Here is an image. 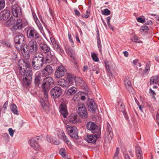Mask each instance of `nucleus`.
Wrapping results in <instances>:
<instances>
[{"label": "nucleus", "mask_w": 159, "mask_h": 159, "mask_svg": "<svg viewBox=\"0 0 159 159\" xmlns=\"http://www.w3.org/2000/svg\"><path fill=\"white\" fill-rule=\"evenodd\" d=\"M58 62L57 59L54 56V53L52 51L47 54L44 58L41 53H36L33 57L32 66L36 70H39L43 66V63H51L53 66H56Z\"/></svg>", "instance_id": "1"}, {"label": "nucleus", "mask_w": 159, "mask_h": 159, "mask_svg": "<svg viewBox=\"0 0 159 159\" xmlns=\"http://www.w3.org/2000/svg\"><path fill=\"white\" fill-rule=\"evenodd\" d=\"M20 72L22 76L25 75L26 77L23 78L22 84L23 85H29L32 79V71L31 70L29 69L26 72L25 70L22 69L21 66L19 67Z\"/></svg>", "instance_id": "2"}, {"label": "nucleus", "mask_w": 159, "mask_h": 159, "mask_svg": "<svg viewBox=\"0 0 159 159\" xmlns=\"http://www.w3.org/2000/svg\"><path fill=\"white\" fill-rule=\"evenodd\" d=\"M16 49L21 53L25 59H28L30 58L29 51L28 45L26 44L22 45H16Z\"/></svg>", "instance_id": "3"}, {"label": "nucleus", "mask_w": 159, "mask_h": 159, "mask_svg": "<svg viewBox=\"0 0 159 159\" xmlns=\"http://www.w3.org/2000/svg\"><path fill=\"white\" fill-rule=\"evenodd\" d=\"M66 130L70 136L75 139L79 138L78 134L77 129L75 126H70L68 125L66 126Z\"/></svg>", "instance_id": "4"}, {"label": "nucleus", "mask_w": 159, "mask_h": 159, "mask_svg": "<svg viewBox=\"0 0 159 159\" xmlns=\"http://www.w3.org/2000/svg\"><path fill=\"white\" fill-rule=\"evenodd\" d=\"M37 43L39 44V49L42 52L46 53L50 51V47L45 43L42 38V40L39 39L37 41Z\"/></svg>", "instance_id": "5"}, {"label": "nucleus", "mask_w": 159, "mask_h": 159, "mask_svg": "<svg viewBox=\"0 0 159 159\" xmlns=\"http://www.w3.org/2000/svg\"><path fill=\"white\" fill-rule=\"evenodd\" d=\"M66 68L62 66L57 67L54 74L56 78L59 79L65 75L66 74Z\"/></svg>", "instance_id": "6"}, {"label": "nucleus", "mask_w": 159, "mask_h": 159, "mask_svg": "<svg viewBox=\"0 0 159 159\" xmlns=\"http://www.w3.org/2000/svg\"><path fill=\"white\" fill-rule=\"evenodd\" d=\"M27 34L30 38H33L34 36V39L35 40H42V38L40 36L39 34L33 28H29L28 29Z\"/></svg>", "instance_id": "7"}, {"label": "nucleus", "mask_w": 159, "mask_h": 159, "mask_svg": "<svg viewBox=\"0 0 159 159\" xmlns=\"http://www.w3.org/2000/svg\"><path fill=\"white\" fill-rule=\"evenodd\" d=\"M36 41L37 40H32L29 42L27 45L29 50L31 53H34L38 51V47Z\"/></svg>", "instance_id": "8"}, {"label": "nucleus", "mask_w": 159, "mask_h": 159, "mask_svg": "<svg viewBox=\"0 0 159 159\" xmlns=\"http://www.w3.org/2000/svg\"><path fill=\"white\" fill-rule=\"evenodd\" d=\"M62 91L59 87L55 86L51 91V95L54 98H58L61 94Z\"/></svg>", "instance_id": "9"}, {"label": "nucleus", "mask_w": 159, "mask_h": 159, "mask_svg": "<svg viewBox=\"0 0 159 159\" xmlns=\"http://www.w3.org/2000/svg\"><path fill=\"white\" fill-rule=\"evenodd\" d=\"M78 112L80 116L83 118L87 117V111L83 103H79L78 105Z\"/></svg>", "instance_id": "10"}, {"label": "nucleus", "mask_w": 159, "mask_h": 159, "mask_svg": "<svg viewBox=\"0 0 159 159\" xmlns=\"http://www.w3.org/2000/svg\"><path fill=\"white\" fill-rule=\"evenodd\" d=\"M12 12L13 16L15 17H20L22 15V11L20 7L17 4L13 6Z\"/></svg>", "instance_id": "11"}, {"label": "nucleus", "mask_w": 159, "mask_h": 159, "mask_svg": "<svg viewBox=\"0 0 159 159\" xmlns=\"http://www.w3.org/2000/svg\"><path fill=\"white\" fill-rule=\"evenodd\" d=\"M14 41L15 42V46L16 45H22L25 43V38L22 34L16 36L15 38Z\"/></svg>", "instance_id": "12"}, {"label": "nucleus", "mask_w": 159, "mask_h": 159, "mask_svg": "<svg viewBox=\"0 0 159 159\" xmlns=\"http://www.w3.org/2000/svg\"><path fill=\"white\" fill-rule=\"evenodd\" d=\"M11 15L10 11L6 9L2 11L0 13V20L2 21L7 20Z\"/></svg>", "instance_id": "13"}, {"label": "nucleus", "mask_w": 159, "mask_h": 159, "mask_svg": "<svg viewBox=\"0 0 159 159\" xmlns=\"http://www.w3.org/2000/svg\"><path fill=\"white\" fill-rule=\"evenodd\" d=\"M87 129L94 133L98 131V126L95 123L89 121L86 124Z\"/></svg>", "instance_id": "14"}, {"label": "nucleus", "mask_w": 159, "mask_h": 159, "mask_svg": "<svg viewBox=\"0 0 159 159\" xmlns=\"http://www.w3.org/2000/svg\"><path fill=\"white\" fill-rule=\"evenodd\" d=\"M22 20L19 18L16 20V23L14 25L12 26L11 29L12 30H21L24 27Z\"/></svg>", "instance_id": "15"}, {"label": "nucleus", "mask_w": 159, "mask_h": 159, "mask_svg": "<svg viewBox=\"0 0 159 159\" xmlns=\"http://www.w3.org/2000/svg\"><path fill=\"white\" fill-rule=\"evenodd\" d=\"M75 82L76 84L79 85L81 88L82 89H84L86 91L88 89V87L86 84L83 80L80 77L75 78Z\"/></svg>", "instance_id": "16"}, {"label": "nucleus", "mask_w": 159, "mask_h": 159, "mask_svg": "<svg viewBox=\"0 0 159 159\" xmlns=\"http://www.w3.org/2000/svg\"><path fill=\"white\" fill-rule=\"evenodd\" d=\"M88 109L89 111L91 112L95 111L97 108V106L94 100L91 99L88 100L87 102Z\"/></svg>", "instance_id": "17"}, {"label": "nucleus", "mask_w": 159, "mask_h": 159, "mask_svg": "<svg viewBox=\"0 0 159 159\" xmlns=\"http://www.w3.org/2000/svg\"><path fill=\"white\" fill-rule=\"evenodd\" d=\"M52 72L53 69L52 67L49 65L46 66L41 71L43 75L45 76L50 75Z\"/></svg>", "instance_id": "18"}, {"label": "nucleus", "mask_w": 159, "mask_h": 159, "mask_svg": "<svg viewBox=\"0 0 159 159\" xmlns=\"http://www.w3.org/2000/svg\"><path fill=\"white\" fill-rule=\"evenodd\" d=\"M124 81L126 89L129 92H132L133 89L132 86L131 79L128 77H126Z\"/></svg>", "instance_id": "19"}, {"label": "nucleus", "mask_w": 159, "mask_h": 159, "mask_svg": "<svg viewBox=\"0 0 159 159\" xmlns=\"http://www.w3.org/2000/svg\"><path fill=\"white\" fill-rule=\"evenodd\" d=\"M29 143L31 146L34 149L38 150L40 149V147L37 142L34 139L32 138L30 139Z\"/></svg>", "instance_id": "20"}, {"label": "nucleus", "mask_w": 159, "mask_h": 159, "mask_svg": "<svg viewBox=\"0 0 159 159\" xmlns=\"http://www.w3.org/2000/svg\"><path fill=\"white\" fill-rule=\"evenodd\" d=\"M60 108L61 114L64 118L66 117L68 115V111L66 104L64 103H62L61 105Z\"/></svg>", "instance_id": "21"}, {"label": "nucleus", "mask_w": 159, "mask_h": 159, "mask_svg": "<svg viewBox=\"0 0 159 159\" xmlns=\"http://www.w3.org/2000/svg\"><path fill=\"white\" fill-rule=\"evenodd\" d=\"M44 76L43 75L41 72V73H37L35 75L34 79L35 84L39 86L41 81L44 79V78H43Z\"/></svg>", "instance_id": "22"}, {"label": "nucleus", "mask_w": 159, "mask_h": 159, "mask_svg": "<svg viewBox=\"0 0 159 159\" xmlns=\"http://www.w3.org/2000/svg\"><path fill=\"white\" fill-rule=\"evenodd\" d=\"M57 84L62 88L67 89L70 86L67 80L63 79H60L57 82Z\"/></svg>", "instance_id": "23"}, {"label": "nucleus", "mask_w": 159, "mask_h": 159, "mask_svg": "<svg viewBox=\"0 0 159 159\" xmlns=\"http://www.w3.org/2000/svg\"><path fill=\"white\" fill-rule=\"evenodd\" d=\"M97 139V135L96 134H89L87 135L85 138V140L90 143H93L95 142Z\"/></svg>", "instance_id": "24"}, {"label": "nucleus", "mask_w": 159, "mask_h": 159, "mask_svg": "<svg viewBox=\"0 0 159 159\" xmlns=\"http://www.w3.org/2000/svg\"><path fill=\"white\" fill-rule=\"evenodd\" d=\"M58 135L61 139L64 142H66L68 145H71V143L68 140L67 138L65 136L63 131H60L58 134Z\"/></svg>", "instance_id": "25"}, {"label": "nucleus", "mask_w": 159, "mask_h": 159, "mask_svg": "<svg viewBox=\"0 0 159 159\" xmlns=\"http://www.w3.org/2000/svg\"><path fill=\"white\" fill-rule=\"evenodd\" d=\"M135 151L137 159H143V153L140 146L137 145L135 147Z\"/></svg>", "instance_id": "26"}, {"label": "nucleus", "mask_w": 159, "mask_h": 159, "mask_svg": "<svg viewBox=\"0 0 159 159\" xmlns=\"http://www.w3.org/2000/svg\"><path fill=\"white\" fill-rule=\"evenodd\" d=\"M15 23L16 20L15 18L11 16L8 20L5 22V25L7 26H9L12 25H14Z\"/></svg>", "instance_id": "27"}, {"label": "nucleus", "mask_w": 159, "mask_h": 159, "mask_svg": "<svg viewBox=\"0 0 159 159\" xmlns=\"http://www.w3.org/2000/svg\"><path fill=\"white\" fill-rule=\"evenodd\" d=\"M159 84V76L155 75L152 76L150 79V84Z\"/></svg>", "instance_id": "28"}, {"label": "nucleus", "mask_w": 159, "mask_h": 159, "mask_svg": "<svg viewBox=\"0 0 159 159\" xmlns=\"http://www.w3.org/2000/svg\"><path fill=\"white\" fill-rule=\"evenodd\" d=\"M66 52L69 56L73 57V60H75V58L74 57L75 52L71 48L69 47L66 48Z\"/></svg>", "instance_id": "29"}, {"label": "nucleus", "mask_w": 159, "mask_h": 159, "mask_svg": "<svg viewBox=\"0 0 159 159\" xmlns=\"http://www.w3.org/2000/svg\"><path fill=\"white\" fill-rule=\"evenodd\" d=\"M77 116L76 115H70L68 118L69 121L73 123H76L77 122Z\"/></svg>", "instance_id": "30"}, {"label": "nucleus", "mask_w": 159, "mask_h": 159, "mask_svg": "<svg viewBox=\"0 0 159 159\" xmlns=\"http://www.w3.org/2000/svg\"><path fill=\"white\" fill-rule=\"evenodd\" d=\"M76 92V88L74 87L69 89L66 92V93L69 95H73Z\"/></svg>", "instance_id": "31"}, {"label": "nucleus", "mask_w": 159, "mask_h": 159, "mask_svg": "<svg viewBox=\"0 0 159 159\" xmlns=\"http://www.w3.org/2000/svg\"><path fill=\"white\" fill-rule=\"evenodd\" d=\"M10 108L11 111L15 114H18V111L17 110V107L16 105L12 104L11 105Z\"/></svg>", "instance_id": "32"}, {"label": "nucleus", "mask_w": 159, "mask_h": 159, "mask_svg": "<svg viewBox=\"0 0 159 159\" xmlns=\"http://www.w3.org/2000/svg\"><path fill=\"white\" fill-rule=\"evenodd\" d=\"M67 79L69 86L73 84L74 81H75V80L71 75H68L67 77Z\"/></svg>", "instance_id": "33"}, {"label": "nucleus", "mask_w": 159, "mask_h": 159, "mask_svg": "<svg viewBox=\"0 0 159 159\" xmlns=\"http://www.w3.org/2000/svg\"><path fill=\"white\" fill-rule=\"evenodd\" d=\"M53 47L54 49L58 52L62 53L64 51L61 48L57 43L53 45Z\"/></svg>", "instance_id": "34"}, {"label": "nucleus", "mask_w": 159, "mask_h": 159, "mask_svg": "<svg viewBox=\"0 0 159 159\" xmlns=\"http://www.w3.org/2000/svg\"><path fill=\"white\" fill-rule=\"evenodd\" d=\"M44 80L43 81L49 84L50 86L53 83V80L51 77H48Z\"/></svg>", "instance_id": "35"}, {"label": "nucleus", "mask_w": 159, "mask_h": 159, "mask_svg": "<svg viewBox=\"0 0 159 159\" xmlns=\"http://www.w3.org/2000/svg\"><path fill=\"white\" fill-rule=\"evenodd\" d=\"M50 85L49 84H47L46 83L43 82V83L42 85V87L43 90H49L50 88Z\"/></svg>", "instance_id": "36"}, {"label": "nucleus", "mask_w": 159, "mask_h": 159, "mask_svg": "<svg viewBox=\"0 0 159 159\" xmlns=\"http://www.w3.org/2000/svg\"><path fill=\"white\" fill-rule=\"evenodd\" d=\"M148 30V27L146 25H143L141 26L140 30V31L141 33L143 32L147 33Z\"/></svg>", "instance_id": "37"}, {"label": "nucleus", "mask_w": 159, "mask_h": 159, "mask_svg": "<svg viewBox=\"0 0 159 159\" xmlns=\"http://www.w3.org/2000/svg\"><path fill=\"white\" fill-rule=\"evenodd\" d=\"M91 54V57L94 61L98 62L99 61V59L98 57L97 54L94 52H92Z\"/></svg>", "instance_id": "38"}, {"label": "nucleus", "mask_w": 159, "mask_h": 159, "mask_svg": "<svg viewBox=\"0 0 159 159\" xmlns=\"http://www.w3.org/2000/svg\"><path fill=\"white\" fill-rule=\"evenodd\" d=\"M119 110L120 111L122 112L125 111V107L122 102H118Z\"/></svg>", "instance_id": "39"}, {"label": "nucleus", "mask_w": 159, "mask_h": 159, "mask_svg": "<svg viewBox=\"0 0 159 159\" xmlns=\"http://www.w3.org/2000/svg\"><path fill=\"white\" fill-rule=\"evenodd\" d=\"M133 63L134 66L135 67H137L138 66L140 67L141 66V64L139 62V60L138 59H136L133 61Z\"/></svg>", "instance_id": "40"}, {"label": "nucleus", "mask_w": 159, "mask_h": 159, "mask_svg": "<svg viewBox=\"0 0 159 159\" xmlns=\"http://www.w3.org/2000/svg\"><path fill=\"white\" fill-rule=\"evenodd\" d=\"M40 102L42 107L44 110H46L48 109V105L46 104L44 100L43 99L41 100Z\"/></svg>", "instance_id": "41"}, {"label": "nucleus", "mask_w": 159, "mask_h": 159, "mask_svg": "<svg viewBox=\"0 0 159 159\" xmlns=\"http://www.w3.org/2000/svg\"><path fill=\"white\" fill-rule=\"evenodd\" d=\"M119 147H117L113 157V159H120V158L118 157V156L119 153Z\"/></svg>", "instance_id": "42"}, {"label": "nucleus", "mask_w": 159, "mask_h": 159, "mask_svg": "<svg viewBox=\"0 0 159 159\" xmlns=\"http://www.w3.org/2000/svg\"><path fill=\"white\" fill-rule=\"evenodd\" d=\"M36 25L41 32L42 33V32L43 31V30L42 25L40 23L39 21H37V22H36Z\"/></svg>", "instance_id": "43"}, {"label": "nucleus", "mask_w": 159, "mask_h": 159, "mask_svg": "<svg viewBox=\"0 0 159 159\" xmlns=\"http://www.w3.org/2000/svg\"><path fill=\"white\" fill-rule=\"evenodd\" d=\"M2 137L3 139L6 142H7L9 141V136L7 133H3L2 134Z\"/></svg>", "instance_id": "44"}, {"label": "nucleus", "mask_w": 159, "mask_h": 159, "mask_svg": "<svg viewBox=\"0 0 159 159\" xmlns=\"http://www.w3.org/2000/svg\"><path fill=\"white\" fill-rule=\"evenodd\" d=\"M90 13V11L89 10H87L85 13H83L82 14V16L83 17L88 18L89 16Z\"/></svg>", "instance_id": "45"}, {"label": "nucleus", "mask_w": 159, "mask_h": 159, "mask_svg": "<svg viewBox=\"0 0 159 159\" xmlns=\"http://www.w3.org/2000/svg\"><path fill=\"white\" fill-rule=\"evenodd\" d=\"M5 6L4 0H0V10L2 9Z\"/></svg>", "instance_id": "46"}, {"label": "nucleus", "mask_w": 159, "mask_h": 159, "mask_svg": "<svg viewBox=\"0 0 159 159\" xmlns=\"http://www.w3.org/2000/svg\"><path fill=\"white\" fill-rule=\"evenodd\" d=\"M102 13L104 15H109L110 14V11L107 9H105Z\"/></svg>", "instance_id": "47"}, {"label": "nucleus", "mask_w": 159, "mask_h": 159, "mask_svg": "<svg viewBox=\"0 0 159 159\" xmlns=\"http://www.w3.org/2000/svg\"><path fill=\"white\" fill-rule=\"evenodd\" d=\"M97 32H98V38H97V43H98V47L99 48H100L101 47V41L99 38V32L98 30Z\"/></svg>", "instance_id": "48"}, {"label": "nucleus", "mask_w": 159, "mask_h": 159, "mask_svg": "<svg viewBox=\"0 0 159 159\" xmlns=\"http://www.w3.org/2000/svg\"><path fill=\"white\" fill-rule=\"evenodd\" d=\"M65 149L64 148H61L59 150L60 154L63 157L66 156V154L65 153Z\"/></svg>", "instance_id": "49"}, {"label": "nucleus", "mask_w": 159, "mask_h": 159, "mask_svg": "<svg viewBox=\"0 0 159 159\" xmlns=\"http://www.w3.org/2000/svg\"><path fill=\"white\" fill-rule=\"evenodd\" d=\"M149 93L150 95L152 96V98H153L155 99V95L156 94V93L151 88L149 89Z\"/></svg>", "instance_id": "50"}, {"label": "nucleus", "mask_w": 159, "mask_h": 159, "mask_svg": "<svg viewBox=\"0 0 159 159\" xmlns=\"http://www.w3.org/2000/svg\"><path fill=\"white\" fill-rule=\"evenodd\" d=\"M47 139L48 142H49L52 143H53V141L54 139H52V138L49 135H47Z\"/></svg>", "instance_id": "51"}, {"label": "nucleus", "mask_w": 159, "mask_h": 159, "mask_svg": "<svg viewBox=\"0 0 159 159\" xmlns=\"http://www.w3.org/2000/svg\"><path fill=\"white\" fill-rule=\"evenodd\" d=\"M48 91L49 90H43V92L44 93V97L45 98L46 100H47L48 97Z\"/></svg>", "instance_id": "52"}, {"label": "nucleus", "mask_w": 159, "mask_h": 159, "mask_svg": "<svg viewBox=\"0 0 159 159\" xmlns=\"http://www.w3.org/2000/svg\"><path fill=\"white\" fill-rule=\"evenodd\" d=\"M107 129L109 132V134L110 135V137H111V135L112 134V129L111 127V126L110 125H107Z\"/></svg>", "instance_id": "53"}, {"label": "nucleus", "mask_w": 159, "mask_h": 159, "mask_svg": "<svg viewBox=\"0 0 159 159\" xmlns=\"http://www.w3.org/2000/svg\"><path fill=\"white\" fill-rule=\"evenodd\" d=\"M8 132L9 134L11 137H13L14 134V133L15 132V131L12 129L11 128H10L8 129Z\"/></svg>", "instance_id": "54"}, {"label": "nucleus", "mask_w": 159, "mask_h": 159, "mask_svg": "<svg viewBox=\"0 0 159 159\" xmlns=\"http://www.w3.org/2000/svg\"><path fill=\"white\" fill-rule=\"evenodd\" d=\"M150 65L149 63H147L146 65L145 71L146 72H148L150 70Z\"/></svg>", "instance_id": "55"}, {"label": "nucleus", "mask_w": 159, "mask_h": 159, "mask_svg": "<svg viewBox=\"0 0 159 159\" xmlns=\"http://www.w3.org/2000/svg\"><path fill=\"white\" fill-rule=\"evenodd\" d=\"M137 20L138 22L140 23H144L145 21L144 19H143L141 17H139L137 19Z\"/></svg>", "instance_id": "56"}, {"label": "nucleus", "mask_w": 159, "mask_h": 159, "mask_svg": "<svg viewBox=\"0 0 159 159\" xmlns=\"http://www.w3.org/2000/svg\"><path fill=\"white\" fill-rule=\"evenodd\" d=\"M3 45L4 47H10L11 44L7 42H3Z\"/></svg>", "instance_id": "57"}, {"label": "nucleus", "mask_w": 159, "mask_h": 159, "mask_svg": "<svg viewBox=\"0 0 159 159\" xmlns=\"http://www.w3.org/2000/svg\"><path fill=\"white\" fill-rule=\"evenodd\" d=\"M50 40L53 45L57 43L54 38H50Z\"/></svg>", "instance_id": "58"}, {"label": "nucleus", "mask_w": 159, "mask_h": 159, "mask_svg": "<svg viewBox=\"0 0 159 159\" xmlns=\"http://www.w3.org/2000/svg\"><path fill=\"white\" fill-rule=\"evenodd\" d=\"M139 38L135 36H134L132 38V41L133 42H137V41L139 40Z\"/></svg>", "instance_id": "59"}, {"label": "nucleus", "mask_w": 159, "mask_h": 159, "mask_svg": "<svg viewBox=\"0 0 159 159\" xmlns=\"http://www.w3.org/2000/svg\"><path fill=\"white\" fill-rule=\"evenodd\" d=\"M68 36L69 37V41L71 43H73V41L71 38V35L70 33H69L68 34Z\"/></svg>", "instance_id": "60"}, {"label": "nucleus", "mask_w": 159, "mask_h": 159, "mask_svg": "<svg viewBox=\"0 0 159 159\" xmlns=\"http://www.w3.org/2000/svg\"><path fill=\"white\" fill-rule=\"evenodd\" d=\"M8 105V101H7L4 104V105L3 106L2 108L4 110H5L7 107Z\"/></svg>", "instance_id": "61"}, {"label": "nucleus", "mask_w": 159, "mask_h": 159, "mask_svg": "<svg viewBox=\"0 0 159 159\" xmlns=\"http://www.w3.org/2000/svg\"><path fill=\"white\" fill-rule=\"evenodd\" d=\"M74 12L75 13V14L77 16H80V12L77 10H74Z\"/></svg>", "instance_id": "62"}, {"label": "nucleus", "mask_w": 159, "mask_h": 159, "mask_svg": "<svg viewBox=\"0 0 159 159\" xmlns=\"http://www.w3.org/2000/svg\"><path fill=\"white\" fill-rule=\"evenodd\" d=\"M123 113L124 116L126 119H127L128 117V116L127 114V113L125 112V111H124L122 112Z\"/></svg>", "instance_id": "63"}, {"label": "nucleus", "mask_w": 159, "mask_h": 159, "mask_svg": "<svg viewBox=\"0 0 159 159\" xmlns=\"http://www.w3.org/2000/svg\"><path fill=\"white\" fill-rule=\"evenodd\" d=\"M124 156L125 159H130L129 155L126 153H124Z\"/></svg>", "instance_id": "64"}]
</instances>
